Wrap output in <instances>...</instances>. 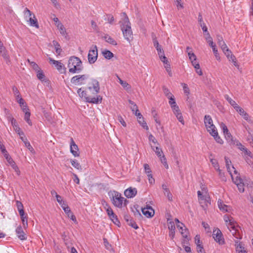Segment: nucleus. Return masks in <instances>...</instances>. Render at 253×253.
Listing matches in <instances>:
<instances>
[{
	"label": "nucleus",
	"mask_w": 253,
	"mask_h": 253,
	"mask_svg": "<svg viewBox=\"0 0 253 253\" xmlns=\"http://www.w3.org/2000/svg\"><path fill=\"white\" fill-rule=\"evenodd\" d=\"M225 161L227 171L229 173L233 182L237 185L240 192H244L245 190V184L243 179L240 176V174L233 166L230 167L231 162L229 158L225 157Z\"/></svg>",
	"instance_id": "f257e3e1"
},
{
	"label": "nucleus",
	"mask_w": 253,
	"mask_h": 253,
	"mask_svg": "<svg viewBox=\"0 0 253 253\" xmlns=\"http://www.w3.org/2000/svg\"><path fill=\"white\" fill-rule=\"evenodd\" d=\"M224 220L232 235L237 239H241L242 238V230L233 218L225 215L224 216Z\"/></svg>",
	"instance_id": "f03ea898"
},
{
	"label": "nucleus",
	"mask_w": 253,
	"mask_h": 253,
	"mask_svg": "<svg viewBox=\"0 0 253 253\" xmlns=\"http://www.w3.org/2000/svg\"><path fill=\"white\" fill-rule=\"evenodd\" d=\"M67 66L69 72L72 74L79 73L84 68L81 60L75 56L69 58Z\"/></svg>",
	"instance_id": "7ed1b4c3"
},
{
	"label": "nucleus",
	"mask_w": 253,
	"mask_h": 253,
	"mask_svg": "<svg viewBox=\"0 0 253 253\" xmlns=\"http://www.w3.org/2000/svg\"><path fill=\"white\" fill-rule=\"evenodd\" d=\"M121 30L125 39L129 42H130L133 39L132 32L130 26V23L127 17H126L123 20L121 26Z\"/></svg>",
	"instance_id": "20e7f679"
},
{
	"label": "nucleus",
	"mask_w": 253,
	"mask_h": 253,
	"mask_svg": "<svg viewBox=\"0 0 253 253\" xmlns=\"http://www.w3.org/2000/svg\"><path fill=\"white\" fill-rule=\"evenodd\" d=\"M112 196L111 201L114 206L118 208H122L124 204L126 205L125 202L126 201V200L123 197L119 192L114 191L112 193Z\"/></svg>",
	"instance_id": "39448f33"
},
{
	"label": "nucleus",
	"mask_w": 253,
	"mask_h": 253,
	"mask_svg": "<svg viewBox=\"0 0 253 253\" xmlns=\"http://www.w3.org/2000/svg\"><path fill=\"white\" fill-rule=\"evenodd\" d=\"M77 92L81 97L85 98L86 101L88 103L98 104L99 102H101L102 99V97L100 95H98L96 97L86 96V92L84 90H82V88H79Z\"/></svg>",
	"instance_id": "423d86ee"
},
{
	"label": "nucleus",
	"mask_w": 253,
	"mask_h": 253,
	"mask_svg": "<svg viewBox=\"0 0 253 253\" xmlns=\"http://www.w3.org/2000/svg\"><path fill=\"white\" fill-rule=\"evenodd\" d=\"M204 124L207 131L210 133L214 132V130H217L215 126L213 124L212 119L210 115L205 116Z\"/></svg>",
	"instance_id": "0eeeda50"
},
{
	"label": "nucleus",
	"mask_w": 253,
	"mask_h": 253,
	"mask_svg": "<svg viewBox=\"0 0 253 253\" xmlns=\"http://www.w3.org/2000/svg\"><path fill=\"white\" fill-rule=\"evenodd\" d=\"M88 78L87 75H76L72 78L71 82L75 85H81L85 84Z\"/></svg>",
	"instance_id": "6e6552de"
},
{
	"label": "nucleus",
	"mask_w": 253,
	"mask_h": 253,
	"mask_svg": "<svg viewBox=\"0 0 253 253\" xmlns=\"http://www.w3.org/2000/svg\"><path fill=\"white\" fill-rule=\"evenodd\" d=\"M98 57V51L96 45L93 46L89 50L88 54V60L90 64L94 63Z\"/></svg>",
	"instance_id": "1a4fd4ad"
},
{
	"label": "nucleus",
	"mask_w": 253,
	"mask_h": 253,
	"mask_svg": "<svg viewBox=\"0 0 253 253\" xmlns=\"http://www.w3.org/2000/svg\"><path fill=\"white\" fill-rule=\"evenodd\" d=\"M24 13L26 17H29V22L30 25L36 28H39L38 21L36 18L35 15L32 14L30 10L27 8L25 9Z\"/></svg>",
	"instance_id": "9d476101"
},
{
	"label": "nucleus",
	"mask_w": 253,
	"mask_h": 253,
	"mask_svg": "<svg viewBox=\"0 0 253 253\" xmlns=\"http://www.w3.org/2000/svg\"><path fill=\"white\" fill-rule=\"evenodd\" d=\"M212 237L214 240L219 245H223L225 244V241L222 233L219 229H215L213 231Z\"/></svg>",
	"instance_id": "9b49d317"
},
{
	"label": "nucleus",
	"mask_w": 253,
	"mask_h": 253,
	"mask_svg": "<svg viewBox=\"0 0 253 253\" xmlns=\"http://www.w3.org/2000/svg\"><path fill=\"white\" fill-rule=\"evenodd\" d=\"M49 63L54 65L55 68L59 72H60L62 70H63V72L65 73L66 71V68L65 67V66L63 65V63H62L60 61L55 60L51 58H48Z\"/></svg>",
	"instance_id": "f8f14e48"
},
{
	"label": "nucleus",
	"mask_w": 253,
	"mask_h": 253,
	"mask_svg": "<svg viewBox=\"0 0 253 253\" xmlns=\"http://www.w3.org/2000/svg\"><path fill=\"white\" fill-rule=\"evenodd\" d=\"M235 247L236 253H248L244 245L239 240L235 241Z\"/></svg>",
	"instance_id": "ddd939ff"
},
{
	"label": "nucleus",
	"mask_w": 253,
	"mask_h": 253,
	"mask_svg": "<svg viewBox=\"0 0 253 253\" xmlns=\"http://www.w3.org/2000/svg\"><path fill=\"white\" fill-rule=\"evenodd\" d=\"M4 157L7 160L9 165L15 171L18 175L20 174V171L16 165L15 163L13 161L11 157L7 154H5L4 155Z\"/></svg>",
	"instance_id": "4468645a"
},
{
	"label": "nucleus",
	"mask_w": 253,
	"mask_h": 253,
	"mask_svg": "<svg viewBox=\"0 0 253 253\" xmlns=\"http://www.w3.org/2000/svg\"><path fill=\"white\" fill-rule=\"evenodd\" d=\"M71 141L70 143V151L71 153L75 157H79L80 153L79 152V149L77 145L76 144L73 138H71Z\"/></svg>",
	"instance_id": "2eb2a0df"
},
{
	"label": "nucleus",
	"mask_w": 253,
	"mask_h": 253,
	"mask_svg": "<svg viewBox=\"0 0 253 253\" xmlns=\"http://www.w3.org/2000/svg\"><path fill=\"white\" fill-rule=\"evenodd\" d=\"M137 194V189L135 188L129 187L126 189L124 194L127 198H131L135 196Z\"/></svg>",
	"instance_id": "dca6fc26"
},
{
	"label": "nucleus",
	"mask_w": 253,
	"mask_h": 253,
	"mask_svg": "<svg viewBox=\"0 0 253 253\" xmlns=\"http://www.w3.org/2000/svg\"><path fill=\"white\" fill-rule=\"evenodd\" d=\"M16 234L18 238L21 240H26L27 239L26 234L23 231L21 226L17 227L15 230Z\"/></svg>",
	"instance_id": "f3484780"
},
{
	"label": "nucleus",
	"mask_w": 253,
	"mask_h": 253,
	"mask_svg": "<svg viewBox=\"0 0 253 253\" xmlns=\"http://www.w3.org/2000/svg\"><path fill=\"white\" fill-rule=\"evenodd\" d=\"M217 204L220 210L223 212H229L231 210V208L225 205L221 200H218Z\"/></svg>",
	"instance_id": "a211bd4d"
},
{
	"label": "nucleus",
	"mask_w": 253,
	"mask_h": 253,
	"mask_svg": "<svg viewBox=\"0 0 253 253\" xmlns=\"http://www.w3.org/2000/svg\"><path fill=\"white\" fill-rule=\"evenodd\" d=\"M91 86L88 87L89 90L93 89V93L97 94L99 92L100 87L98 82L96 80H92L91 81Z\"/></svg>",
	"instance_id": "6ab92c4d"
},
{
	"label": "nucleus",
	"mask_w": 253,
	"mask_h": 253,
	"mask_svg": "<svg viewBox=\"0 0 253 253\" xmlns=\"http://www.w3.org/2000/svg\"><path fill=\"white\" fill-rule=\"evenodd\" d=\"M143 214L147 217H151L154 215V211L152 208H143L141 209Z\"/></svg>",
	"instance_id": "aec40b11"
},
{
	"label": "nucleus",
	"mask_w": 253,
	"mask_h": 253,
	"mask_svg": "<svg viewBox=\"0 0 253 253\" xmlns=\"http://www.w3.org/2000/svg\"><path fill=\"white\" fill-rule=\"evenodd\" d=\"M224 135L227 142L230 145H233L237 140L236 138H234L232 136V135H231V133L229 131H228L226 133H224Z\"/></svg>",
	"instance_id": "412c9836"
},
{
	"label": "nucleus",
	"mask_w": 253,
	"mask_h": 253,
	"mask_svg": "<svg viewBox=\"0 0 253 253\" xmlns=\"http://www.w3.org/2000/svg\"><path fill=\"white\" fill-rule=\"evenodd\" d=\"M36 72H37V77L42 82L46 83L48 81V80L46 79L44 74L43 72L42 71V70L40 69V70Z\"/></svg>",
	"instance_id": "4be33fe9"
},
{
	"label": "nucleus",
	"mask_w": 253,
	"mask_h": 253,
	"mask_svg": "<svg viewBox=\"0 0 253 253\" xmlns=\"http://www.w3.org/2000/svg\"><path fill=\"white\" fill-rule=\"evenodd\" d=\"M227 57V59L229 61H232L233 63V64L235 66H238V63L236 61V58L235 56L232 54V52L230 50H229V53L227 54H225Z\"/></svg>",
	"instance_id": "5701e85b"
},
{
	"label": "nucleus",
	"mask_w": 253,
	"mask_h": 253,
	"mask_svg": "<svg viewBox=\"0 0 253 253\" xmlns=\"http://www.w3.org/2000/svg\"><path fill=\"white\" fill-rule=\"evenodd\" d=\"M102 204L104 208L106 210L108 216H111L112 214L114 213L112 208L109 206V205L107 204V202H106L105 201H103L102 202Z\"/></svg>",
	"instance_id": "b1692460"
},
{
	"label": "nucleus",
	"mask_w": 253,
	"mask_h": 253,
	"mask_svg": "<svg viewBox=\"0 0 253 253\" xmlns=\"http://www.w3.org/2000/svg\"><path fill=\"white\" fill-rule=\"evenodd\" d=\"M202 191V193L200 191L197 192L198 199L199 200H206L207 193V189L205 188H203Z\"/></svg>",
	"instance_id": "393cba45"
},
{
	"label": "nucleus",
	"mask_w": 253,
	"mask_h": 253,
	"mask_svg": "<svg viewBox=\"0 0 253 253\" xmlns=\"http://www.w3.org/2000/svg\"><path fill=\"white\" fill-rule=\"evenodd\" d=\"M210 134L214 137L215 140L218 143H219L220 144H223V141L220 138V137L218 135V132H217V130H214V132H211V133Z\"/></svg>",
	"instance_id": "a878e982"
},
{
	"label": "nucleus",
	"mask_w": 253,
	"mask_h": 253,
	"mask_svg": "<svg viewBox=\"0 0 253 253\" xmlns=\"http://www.w3.org/2000/svg\"><path fill=\"white\" fill-rule=\"evenodd\" d=\"M0 54L5 59L9 58V56L7 54V51L2 43H0Z\"/></svg>",
	"instance_id": "bb28decb"
},
{
	"label": "nucleus",
	"mask_w": 253,
	"mask_h": 253,
	"mask_svg": "<svg viewBox=\"0 0 253 253\" xmlns=\"http://www.w3.org/2000/svg\"><path fill=\"white\" fill-rule=\"evenodd\" d=\"M151 148L159 158H161L162 156H163L164 153L161 148L158 146L154 147L152 146Z\"/></svg>",
	"instance_id": "cd10ccee"
},
{
	"label": "nucleus",
	"mask_w": 253,
	"mask_h": 253,
	"mask_svg": "<svg viewBox=\"0 0 253 253\" xmlns=\"http://www.w3.org/2000/svg\"><path fill=\"white\" fill-rule=\"evenodd\" d=\"M56 27L59 29L60 34L63 36H66L67 33L66 29L65 27H64L63 25L61 22H58V23L57 24Z\"/></svg>",
	"instance_id": "c85d7f7f"
},
{
	"label": "nucleus",
	"mask_w": 253,
	"mask_h": 253,
	"mask_svg": "<svg viewBox=\"0 0 253 253\" xmlns=\"http://www.w3.org/2000/svg\"><path fill=\"white\" fill-rule=\"evenodd\" d=\"M104 39L106 42L109 43L111 44L114 45L117 44L116 41L108 35H105L104 37Z\"/></svg>",
	"instance_id": "c756f323"
},
{
	"label": "nucleus",
	"mask_w": 253,
	"mask_h": 253,
	"mask_svg": "<svg viewBox=\"0 0 253 253\" xmlns=\"http://www.w3.org/2000/svg\"><path fill=\"white\" fill-rule=\"evenodd\" d=\"M52 43H53V45H54V46L55 47V51H56V52L57 55H59L62 51L60 44L56 41H53L52 42Z\"/></svg>",
	"instance_id": "7c9ffc66"
},
{
	"label": "nucleus",
	"mask_w": 253,
	"mask_h": 253,
	"mask_svg": "<svg viewBox=\"0 0 253 253\" xmlns=\"http://www.w3.org/2000/svg\"><path fill=\"white\" fill-rule=\"evenodd\" d=\"M102 53L105 58L110 59L113 57V53L109 50H105L102 52Z\"/></svg>",
	"instance_id": "2f4dec72"
},
{
	"label": "nucleus",
	"mask_w": 253,
	"mask_h": 253,
	"mask_svg": "<svg viewBox=\"0 0 253 253\" xmlns=\"http://www.w3.org/2000/svg\"><path fill=\"white\" fill-rule=\"evenodd\" d=\"M205 39L207 42L209 43L210 46H213L215 44L213 43L212 39L211 37L210 33L209 32H207V33L205 34Z\"/></svg>",
	"instance_id": "473e14b6"
},
{
	"label": "nucleus",
	"mask_w": 253,
	"mask_h": 253,
	"mask_svg": "<svg viewBox=\"0 0 253 253\" xmlns=\"http://www.w3.org/2000/svg\"><path fill=\"white\" fill-rule=\"evenodd\" d=\"M27 61L32 67L33 69L36 72H37L38 71L41 69L36 62L31 61L29 59H27Z\"/></svg>",
	"instance_id": "72a5a7b5"
},
{
	"label": "nucleus",
	"mask_w": 253,
	"mask_h": 253,
	"mask_svg": "<svg viewBox=\"0 0 253 253\" xmlns=\"http://www.w3.org/2000/svg\"><path fill=\"white\" fill-rule=\"evenodd\" d=\"M118 79V81L119 83L122 85V86L126 89H129L130 86V85L126 82L123 81L118 76H117Z\"/></svg>",
	"instance_id": "f704fd0d"
},
{
	"label": "nucleus",
	"mask_w": 253,
	"mask_h": 253,
	"mask_svg": "<svg viewBox=\"0 0 253 253\" xmlns=\"http://www.w3.org/2000/svg\"><path fill=\"white\" fill-rule=\"evenodd\" d=\"M212 48L213 52L214 53V55L215 57V58L219 61H220V56L218 53L217 49L216 48V45H214L213 46H211Z\"/></svg>",
	"instance_id": "c9c22d12"
},
{
	"label": "nucleus",
	"mask_w": 253,
	"mask_h": 253,
	"mask_svg": "<svg viewBox=\"0 0 253 253\" xmlns=\"http://www.w3.org/2000/svg\"><path fill=\"white\" fill-rule=\"evenodd\" d=\"M181 85L182 86L184 94L188 96L190 94V89L188 85L185 83H181Z\"/></svg>",
	"instance_id": "e433bc0d"
},
{
	"label": "nucleus",
	"mask_w": 253,
	"mask_h": 253,
	"mask_svg": "<svg viewBox=\"0 0 253 253\" xmlns=\"http://www.w3.org/2000/svg\"><path fill=\"white\" fill-rule=\"evenodd\" d=\"M20 217L22 222L23 227L25 229L27 228L28 225L27 215L26 214L23 216H21Z\"/></svg>",
	"instance_id": "4c0bfd02"
},
{
	"label": "nucleus",
	"mask_w": 253,
	"mask_h": 253,
	"mask_svg": "<svg viewBox=\"0 0 253 253\" xmlns=\"http://www.w3.org/2000/svg\"><path fill=\"white\" fill-rule=\"evenodd\" d=\"M126 221L127 222V224L129 225V226H131L132 228L136 229L138 228L137 225L136 224V223H135V222H134L133 220H132L131 219H128L127 218H126V217H125Z\"/></svg>",
	"instance_id": "58836bf2"
},
{
	"label": "nucleus",
	"mask_w": 253,
	"mask_h": 253,
	"mask_svg": "<svg viewBox=\"0 0 253 253\" xmlns=\"http://www.w3.org/2000/svg\"><path fill=\"white\" fill-rule=\"evenodd\" d=\"M110 219L116 225H119V224L120 223V221H119L117 215L113 213L111 216H109Z\"/></svg>",
	"instance_id": "ea45409f"
},
{
	"label": "nucleus",
	"mask_w": 253,
	"mask_h": 253,
	"mask_svg": "<svg viewBox=\"0 0 253 253\" xmlns=\"http://www.w3.org/2000/svg\"><path fill=\"white\" fill-rule=\"evenodd\" d=\"M225 98L227 100L228 103L233 107L237 105L236 102L230 98L228 95H225Z\"/></svg>",
	"instance_id": "a19ab883"
},
{
	"label": "nucleus",
	"mask_w": 253,
	"mask_h": 253,
	"mask_svg": "<svg viewBox=\"0 0 253 253\" xmlns=\"http://www.w3.org/2000/svg\"><path fill=\"white\" fill-rule=\"evenodd\" d=\"M11 124L16 132H19L20 131V129L21 128L18 126L17 123L16 121V120L15 119H12V123Z\"/></svg>",
	"instance_id": "79ce46f5"
},
{
	"label": "nucleus",
	"mask_w": 253,
	"mask_h": 253,
	"mask_svg": "<svg viewBox=\"0 0 253 253\" xmlns=\"http://www.w3.org/2000/svg\"><path fill=\"white\" fill-rule=\"evenodd\" d=\"M163 91L165 95L168 99L174 96L169 90L166 87H163Z\"/></svg>",
	"instance_id": "37998d69"
},
{
	"label": "nucleus",
	"mask_w": 253,
	"mask_h": 253,
	"mask_svg": "<svg viewBox=\"0 0 253 253\" xmlns=\"http://www.w3.org/2000/svg\"><path fill=\"white\" fill-rule=\"evenodd\" d=\"M71 165L73 167L78 169H81L82 168L79 163L76 160L71 161Z\"/></svg>",
	"instance_id": "c03bdc74"
},
{
	"label": "nucleus",
	"mask_w": 253,
	"mask_h": 253,
	"mask_svg": "<svg viewBox=\"0 0 253 253\" xmlns=\"http://www.w3.org/2000/svg\"><path fill=\"white\" fill-rule=\"evenodd\" d=\"M30 116H31L30 112H26V114H25V116H24V119L30 126H32V123L30 119Z\"/></svg>",
	"instance_id": "a18cd8bd"
},
{
	"label": "nucleus",
	"mask_w": 253,
	"mask_h": 253,
	"mask_svg": "<svg viewBox=\"0 0 253 253\" xmlns=\"http://www.w3.org/2000/svg\"><path fill=\"white\" fill-rule=\"evenodd\" d=\"M220 47L221 48L224 54H227L228 53H229V49L228 48L225 43H223L221 45H220Z\"/></svg>",
	"instance_id": "49530a36"
},
{
	"label": "nucleus",
	"mask_w": 253,
	"mask_h": 253,
	"mask_svg": "<svg viewBox=\"0 0 253 253\" xmlns=\"http://www.w3.org/2000/svg\"><path fill=\"white\" fill-rule=\"evenodd\" d=\"M179 232L181 233V234L182 235V236L184 238H187L188 236V230L187 229L185 228H181V229L180 231H179Z\"/></svg>",
	"instance_id": "de8ad7c7"
},
{
	"label": "nucleus",
	"mask_w": 253,
	"mask_h": 253,
	"mask_svg": "<svg viewBox=\"0 0 253 253\" xmlns=\"http://www.w3.org/2000/svg\"><path fill=\"white\" fill-rule=\"evenodd\" d=\"M160 159V161L161 162V163L164 165V167L166 168V169H168L169 168V165L167 163V159L165 156V155H164L163 156H162L161 158H159Z\"/></svg>",
	"instance_id": "09e8293b"
},
{
	"label": "nucleus",
	"mask_w": 253,
	"mask_h": 253,
	"mask_svg": "<svg viewBox=\"0 0 253 253\" xmlns=\"http://www.w3.org/2000/svg\"><path fill=\"white\" fill-rule=\"evenodd\" d=\"M210 161L215 169H218L219 167L217 160L214 159H211Z\"/></svg>",
	"instance_id": "8fccbe9b"
},
{
	"label": "nucleus",
	"mask_w": 253,
	"mask_h": 253,
	"mask_svg": "<svg viewBox=\"0 0 253 253\" xmlns=\"http://www.w3.org/2000/svg\"><path fill=\"white\" fill-rule=\"evenodd\" d=\"M218 172V175L220 178V179L224 181H226V178L224 175V173L219 168L218 169L216 170Z\"/></svg>",
	"instance_id": "3c124183"
},
{
	"label": "nucleus",
	"mask_w": 253,
	"mask_h": 253,
	"mask_svg": "<svg viewBox=\"0 0 253 253\" xmlns=\"http://www.w3.org/2000/svg\"><path fill=\"white\" fill-rule=\"evenodd\" d=\"M144 169L145 172L146 174H149L151 173V170L149 165L145 164L144 165Z\"/></svg>",
	"instance_id": "603ef678"
},
{
	"label": "nucleus",
	"mask_w": 253,
	"mask_h": 253,
	"mask_svg": "<svg viewBox=\"0 0 253 253\" xmlns=\"http://www.w3.org/2000/svg\"><path fill=\"white\" fill-rule=\"evenodd\" d=\"M233 145L237 146L238 148L242 151H243L245 148V147L237 140Z\"/></svg>",
	"instance_id": "864d4df0"
},
{
	"label": "nucleus",
	"mask_w": 253,
	"mask_h": 253,
	"mask_svg": "<svg viewBox=\"0 0 253 253\" xmlns=\"http://www.w3.org/2000/svg\"><path fill=\"white\" fill-rule=\"evenodd\" d=\"M176 117L177 118V120L181 123H182L183 125L184 124V120H183V116L182 115V114L180 112L176 114L175 115Z\"/></svg>",
	"instance_id": "5fc2aeb1"
},
{
	"label": "nucleus",
	"mask_w": 253,
	"mask_h": 253,
	"mask_svg": "<svg viewBox=\"0 0 253 253\" xmlns=\"http://www.w3.org/2000/svg\"><path fill=\"white\" fill-rule=\"evenodd\" d=\"M172 111L174 115L180 112V110L177 105L171 107Z\"/></svg>",
	"instance_id": "6e6d98bb"
},
{
	"label": "nucleus",
	"mask_w": 253,
	"mask_h": 253,
	"mask_svg": "<svg viewBox=\"0 0 253 253\" xmlns=\"http://www.w3.org/2000/svg\"><path fill=\"white\" fill-rule=\"evenodd\" d=\"M169 103L170 105V107H172V106L177 105L176 103L175 102V98H174V96L171 97V98L170 97V98H169Z\"/></svg>",
	"instance_id": "4d7b16f0"
},
{
	"label": "nucleus",
	"mask_w": 253,
	"mask_h": 253,
	"mask_svg": "<svg viewBox=\"0 0 253 253\" xmlns=\"http://www.w3.org/2000/svg\"><path fill=\"white\" fill-rule=\"evenodd\" d=\"M195 243L197 245V248L199 247H202L201 242H200V238L199 235H196L195 238Z\"/></svg>",
	"instance_id": "13d9d810"
},
{
	"label": "nucleus",
	"mask_w": 253,
	"mask_h": 253,
	"mask_svg": "<svg viewBox=\"0 0 253 253\" xmlns=\"http://www.w3.org/2000/svg\"><path fill=\"white\" fill-rule=\"evenodd\" d=\"M164 194L165 196H167L168 200L169 201H171L172 200V195L171 193L170 192L169 189L168 190V192L164 191Z\"/></svg>",
	"instance_id": "bf43d9fd"
},
{
	"label": "nucleus",
	"mask_w": 253,
	"mask_h": 253,
	"mask_svg": "<svg viewBox=\"0 0 253 253\" xmlns=\"http://www.w3.org/2000/svg\"><path fill=\"white\" fill-rule=\"evenodd\" d=\"M168 228L169 231L175 230V225L173 221H169L168 223Z\"/></svg>",
	"instance_id": "052dcab7"
},
{
	"label": "nucleus",
	"mask_w": 253,
	"mask_h": 253,
	"mask_svg": "<svg viewBox=\"0 0 253 253\" xmlns=\"http://www.w3.org/2000/svg\"><path fill=\"white\" fill-rule=\"evenodd\" d=\"M18 103L19 104L21 108L27 106L25 101L23 98H20L18 100Z\"/></svg>",
	"instance_id": "680f3d73"
},
{
	"label": "nucleus",
	"mask_w": 253,
	"mask_h": 253,
	"mask_svg": "<svg viewBox=\"0 0 253 253\" xmlns=\"http://www.w3.org/2000/svg\"><path fill=\"white\" fill-rule=\"evenodd\" d=\"M174 2H175L178 9H179L180 8H183V4L181 3V0H174Z\"/></svg>",
	"instance_id": "e2e57ef3"
},
{
	"label": "nucleus",
	"mask_w": 253,
	"mask_h": 253,
	"mask_svg": "<svg viewBox=\"0 0 253 253\" xmlns=\"http://www.w3.org/2000/svg\"><path fill=\"white\" fill-rule=\"evenodd\" d=\"M118 120L119 121V122L123 126L126 127V124L125 121H124L123 117L121 115H119L118 116Z\"/></svg>",
	"instance_id": "0e129e2a"
},
{
	"label": "nucleus",
	"mask_w": 253,
	"mask_h": 253,
	"mask_svg": "<svg viewBox=\"0 0 253 253\" xmlns=\"http://www.w3.org/2000/svg\"><path fill=\"white\" fill-rule=\"evenodd\" d=\"M220 127L222 129L224 134L229 131L226 126L223 123L220 124Z\"/></svg>",
	"instance_id": "69168bd1"
},
{
	"label": "nucleus",
	"mask_w": 253,
	"mask_h": 253,
	"mask_svg": "<svg viewBox=\"0 0 253 253\" xmlns=\"http://www.w3.org/2000/svg\"><path fill=\"white\" fill-rule=\"evenodd\" d=\"M25 146L26 147H27L29 151H30L31 152L33 153L34 152V150L32 146L31 145L30 142L29 141L26 142Z\"/></svg>",
	"instance_id": "338daca9"
},
{
	"label": "nucleus",
	"mask_w": 253,
	"mask_h": 253,
	"mask_svg": "<svg viewBox=\"0 0 253 253\" xmlns=\"http://www.w3.org/2000/svg\"><path fill=\"white\" fill-rule=\"evenodd\" d=\"M149 140L154 144L157 143V140L152 134H150L148 137Z\"/></svg>",
	"instance_id": "774afa93"
}]
</instances>
